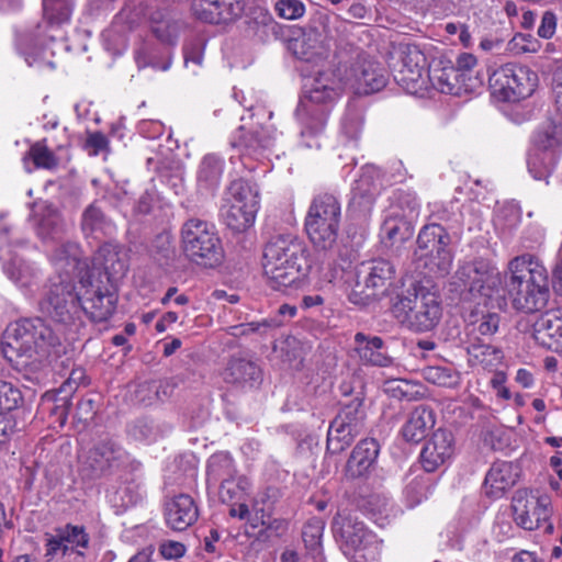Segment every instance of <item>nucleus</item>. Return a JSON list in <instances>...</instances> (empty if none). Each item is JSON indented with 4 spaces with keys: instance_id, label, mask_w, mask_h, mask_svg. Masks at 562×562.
Segmentation results:
<instances>
[{
    "instance_id": "79ce46f5",
    "label": "nucleus",
    "mask_w": 562,
    "mask_h": 562,
    "mask_svg": "<svg viewBox=\"0 0 562 562\" xmlns=\"http://www.w3.org/2000/svg\"><path fill=\"white\" fill-rule=\"evenodd\" d=\"M535 148L554 153L562 146V123L548 121L542 124L533 136Z\"/></svg>"
},
{
    "instance_id": "9d476101",
    "label": "nucleus",
    "mask_w": 562,
    "mask_h": 562,
    "mask_svg": "<svg viewBox=\"0 0 562 562\" xmlns=\"http://www.w3.org/2000/svg\"><path fill=\"white\" fill-rule=\"evenodd\" d=\"M490 86L503 101L517 102L536 91L538 75L527 66L506 64L493 72Z\"/></svg>"
},
{
    "instance_id": "5fc2aeb1",
    "label": "nucleus",
    "mask_w": 562,
    "mask_h": 562,
    "mask_svg": "<svg viewBox=\"0 0 562 562\" xmlns=\"http://www.w3.org/2000/svg\"><path fill=\"white\" fill-rule=\"evenodd\" d=\"M382 231L384 238L390 241L391 245L396 243H403L409 239L413 235V227L411 221L401 218H387L385 220Z\"/></svg>"
},
{
    "instance_id": "ddd939ff",
    "label": "nucleus",
    "mask_w": 562,
    "mask_h": 562,
    "mask_svg": "<svg viewBox=\"0 0 562 562\" xmlns=\"http://www.w3.org/2000/svg\"><path fill=\"white\" fill-rule=\"evenodd\" d=\"M514 519L518 526L526 530H536L544 527L551 531V499L548 495H537L526 491H518L513 498Z\"/></svg>"
},
{
    "instance_id": "20e7f679",
    "label": "nucleus",
    "mask_w": 562,
    "mask_h": 562,
    "mask_svg": "<svg viewBox=\"0 0 562 562\" xmlns=\"http://www.w3.org/2000/svg\"><path fill=\"white\" fill-rule=\"evenodd\" d=\"M311 267L307 246L292 234L272 236L263 248V276L274 290L293 284L305 277Z\"/></svg>"
},
{
    "instance_id": "6ab92c4d",
    "label": "nucleus",
    "mask_w": 562,
    "mask_h": 562,
    "mask_svg": "<svg viewBox=\"0 0 562 562\" xmlns=\"http://www.w3.org/2000/svg\"><path fill=\"white\" fill-rule=\"evenodd\" d=\"M407 327L415 331H429L440 322L442 316V306L439 296L426 288L420 294L419 300L411 313Z\"/></svg>"
},
{
    "instance_id": "4d7b16f0",
    "label": "nucleus",
    "mask_w": 562,
    "mask_h": 562,
    "mask_svg": "<svg viewBox=\"0 0 562 562\" xmlns=\"http://www.w3.org/2000/svg\"><path fill=\"white\" fill-rule=\"evenodd\" d=\"M27 156L32 159L36 168L53 170L58 166L57 156L46 145V139L34 143L29 151Z\"/></svg>"
},
{
    "instance_id": "a18cd8bd",
    "label": "nucleus",
    "mask_w": 562,
    "mask_h": 562,
    "mask_svg": "<svg viewBox=\"0 0 562 562\" xmlns=\"http://www.w3.org/2000/svg\"><path fill=\"white\" fill-rule=\"evenodd\" d=\"M5 274L20 288H29L36 281L35 268L18 256L4 262Z\"/></svg>"
},
{
    "instance_id": "603ef678",
    "label": "nucleus",
    "mask_w": 562,
    "mask_h": 562,
    "mask_svg": "<svg viewBox=\"0 0 562 562\" xmlns=\"http://www.w3.org/2000/svg\"><path fill=\"white\" fill-rule=\"evenodd\" d=\"M360 432H353L342 424L331 422L327 434V451L337 454L348 448Z\"/></svg>"
},
{
    "instance_id": "4c0bfd02",
    "label": "nucleus",
    "mask_w": 562,
    "mask_h": 562,
    "mask_svg": "<svg viewBox=\"0 0 562 562\" xmlns=\"http://www.w3.org/2000/svg\"><path fill=\"white\" fill-rule=\"evenodd\" d=\"M236 474L235 462L228 452H216L209 458L206 465L207 485L216 486Z\"/></svg>"
},
{
    "instance_id": "f3484780",
    "label": "nucleus",
    "mask_w": 562,
    "mask_h": 562,
    "mask_svg": "<svg viewBox=\"0 0 562 562\" xmlns=\"http://www.w3.org/2000/svg\"><path fill=\"white\" fill-rule=\"evenodd\" d=\"M394 276V267L390 261L384 259L372 260L370 262H362L358 272V282L356 289L352 291L351 296L358 294V290L364 294L361 300L368 301L375 297L380 292H384L387 281Z\"/></svg>"
},
{
    "instance_id": "5701e85b",
    "label": "nucleus",
    "mask_w": 562,
    "mask_h": 562,
    "mask_svg": "<svg viewBox=\"0 0 562 562\" xmlns=\"http://www.w3.org/2000/svg\"><path fill=\"white\" fill-rule=\"evenodd\" d=\"M520 467L509 461H496L492 464L484 481L486 494L499 498L512 488L520 476Z\"/></svg>"
},
{
    "instance_id": "bf43d9fd",
    "label": "nucleus",
    "mask_w": 562,
    "mask_h": 562,
    "mask_svg": "<svg viewBox=\"0 0 562 562\" xmlns=\"http://www.w3.org/2000/svg\"><path fill=\"white\" fill-rule=\"evenodd\" d=\"M430 490V479L427 475H417L412 479L405 490L404 495L409 507H415L428 497Z\"/></svg>"
},
{
    "instance_id": "de8ad7c7",
    "label": "nucleus",
    "mask_w": 562,
    "mask_h": 562,
    "mask_svg": "<svg viewBox=\"0 0 562 562\" xmlns=\"http://www.w3.org/2000/svg\"><path fill=\"white\" fill-rule=\"evenodd\" d=\"M257 212L255 209L229 202L223 214L224 222L232 231L244 232L254 224Z\"/></svg>"
},
{
    "instance_id": "c03bdc74",
    "label": "nucleus",
    "mask_w": 562,
    "mask_h": 562,
    "mask_svg": "<svg viewBox=\"0 0 562 562\" xmlns=\"http://www.w3.org/2000/svg\"><path fill=\"white\" fill-rule=\"evenodd\" d=\"M228 191L232 196L231 202L245 205L250 210H259V191L256 183L239 178L231 182Z\"/></svg>"
},
{
    "instance_id": "774afa93",
    "label": "nucleus",
    "mask_w": 562,
    "mask_h": 562,
    "mask_svg": "<svg viewBox=\"0 0 562 562\" xmlns=\"http://www.w3.org/2000/svg\"><path fill=\"white\" fill-rule=\"evenodd\" d=\"M85 148L90 155L97 156L100 153L108 150L109 139L101 132L89 133L85 143Z\"/></svg>"
},
{
    "instance_id": "13d9d810",
    "label": "nucleus",
    "mask_w": 562,
    "mask_h": 562,
    "mask_svg": "<svg viewBox=\"0 0 562 562\" xmlns=\"http://www.w3.org/2000/svg\"><path fill=\"white\" fill-rule=\"evenodd\" d=\"M536 331L543 337H549L555 342L562 340V315L559 308L553 313H547L536 323Z\"/></svg>"
},
{
    "instance_id": "69168bd1",
    "label": "nucleus",
    "mask_w": 562,
    "mask_h": 562,
    "mask_svg": "<svg viewBox=\"0 0 562 562\" xmlns=\"http://www.w3.org/2000/svg\"><path fill=\"white\" fill-rule=\"evenodd\" d=\"M397 204L402 210L401 217L412 221L418 215L419 203L415 194L401 192L397 196Z\"/></svg>"
},
{
    "instance_id": "338daca9",
    "label": "nucleus",
    "mask_w": 562,
    "mask_h": 562,
    "mask_svg": "<svg viewBox=\"0 0 562 562\" xmlns=\"http://www.w3.org/2000/svg\"><path fill=\"white\" fill-rule=\"evenodd\" d=\"M69 550L70 549H68L55 533V536L48 538L45 543L44 559L46 562H50L56 555L60 554L63 558L69 560Z\"/></svg>"
},
{
    "instance_id": "72a5a7b5",
    "label": "nucleus",
    "mask_w": 562,
    "mask_h": 562,
    "mask_svg": "<svg viewBox=\"0 0 562 562\" xmlns=\"http://www.w3.org/2000/svg\"><path fill=\"white\" fill-rule=\"evenodd\" d=\"M469 362L471 366H480L483 369H494L501 364L504 357L503 351L483 341L479 337L471 338L467 347Z\"/></svg>"
},
{
    "instance_id": "ea45409f",
    "label": "nucleus",
    "mask_w": 562,
    "mask_h": 562,
    "mask_svg": "<svg viewBox=\"0 0 562 562\" xmlns=\"http://www.w3.org/2000/svg\"><path fill=\"white\" fill-rule=\"evenodd\" d=\"M375 200V187L368 175H362L352 188L350 209L360 215H367Z\"/></svg>"
},
{
    "instance_id": "09e8293b",
    "label": "nucleus",
    "mask_w": 562,
    "mask_h": 562,
    "mask_svg": "<svg viewBox=\"0 0 562 562\" xmlns=\"http://www.w3.org/2000/svg\"><path fill=\"white\" fill-rule=\"evenodd\" d=\"M527 164L536 180H547L557 164V155L535 148L529 153Z\"/></svg>"
},
{
    "instance_id": "3c124183",
    "label": "nucleus",
    "mask_w": 562,
    "mask_h": 562,
    "mask_svg": "<svg viewBox=\"0 0 562 562\" xmlns=\"http://www.w3.org/2000/svg\"><path fill=\"white\" fill-rule=\"evenodd\" d=\"M250 485L249 480L244 475L236 474L234 477L224 480L220 484V499L226 504L240 502L250 490Z\"/></svg>"
},
{
    "instance_id": "9b49d317",
    "label": "nucleus",
    "mask_w": 562,
    "mask_h": 562,
    "mask_svg": "<svg viewBox=\"0 0 562 562\" xmlns=\"http://www.w3.org/2000/svg\"><path fill=\"white\" fill-rule=\"evenodd\" d=\"M128 462L127 451L114 439L105 437L95 441L83 456V469L91 479L108 476Z\"/></svg>"
},
{
    "instance_id": "8fccbe9b",
    "label": "nucleus",
    "mask_w": 562,
    "mask_h": 562,
    "mask_svg": "<svg viewBox=\"0 0 562 562\" xmlns=\"http://www.w3.org/2000/svg\"><path fill=\"white\" fill-rule=\"evenodd\" d=\"M325 524L319 518L308 520L302 530V539L305 548L310 551L315 562H322V537Z\"/></svg>"
},
{
    "instance_id": "bb28decb",
    "label": "nucleus",
    "mask_w": 562,
    "mask_h": 562,
    "mask_svg": "<svg viewBox=\"0 0 562 562\" xmlns=\"http://www.w3.org/2000/svg\"><path fill=\"white\" fill-rule=\"evenodd\" d=\"M21 402L20 390L10 382L0 380V445L7 442L15 428V420L4 413L18 408Z\"/></svg>"
},
{
    "instance_id": "cd10ccee",
    "label": "nucleus",
    "mask_w": 562,
    "mask_h": 562,
    "mask_svg": "<svg viewBox=\"0 0 562 562\" xmlns=\"http://www.w3.org/2000/svg\"><path fill=\"white\" fill-rule=\"evenodd\" d=\"M355 344V350L362 363L376 367H389L392 363V358L387 355L381 337L357 333Z\"/></svg>"
},
{
    "instance_id": "37998d69",
    "label": "nucleus",
    "mask_w": 562,
    "mask_h": 562,
    "mask_svg": "<svg viewBox=\"0 0 562 562\" xmlns=\"http://www.w3.org/2000/svg\"><path fill=\"white\" fill-rule=\"evenodd\" d=\"M151 30L156 37L167 44H173L180 32V23L168 12L157 10L150 14Z\"/></svg>"
},
{
    "instance_id": "7c9ffc66",
    "label": "nucleus",
    "mask_w": 562,
    "mask_h": 562,
    "mask_svg": "<svg viewBox=\"0 0 562 562\" xmlns=\"http://www.w3.org/2000/svg\"><path fill=\"white\" fill-rule=\"evenodd\" d=\"M428 79L436 89L448 94H459L462 88L464 90L473 88V85L467 82L463 74L459 72L453 65L429 67Z\"/></svg>"
},
{
    "instance_id": "c85d7f7f",
    "label": "nucleus",
    "mask_w": 562,
    "mask_h": 562,
    "mask_svg": "<svg viewBox=\"0 0 562 562\" xmlns=\"http://www.w3.org/2000/svg\"><path fill=\"white\" fill-rule=\"evenodd\" d=\"M273 143V135L263 126H256L246 131L240 126L232 142L233 147L240 148L244 154L258 156Z\"/></svg>"
},
{
    "instance_id": "49530a36",
    "label": "nucleus",
    "mask_w": 562,
    "mask_h": 562,
    "mask_svg": "<svg viewBox=\"0 0 562 562\" xmlns=\"http://www.w3.org/2000/svg\"><path fill=\"white\" fill-rule=\"evenodd\" d=\"M364 419L366 412L363 401L356 397L342 406L338 415L334 418V422L342 424L345 427L353 430V432H361L364 426Z\"/></svg>"
},
{
    "instance_id": "6e6552de",
    "label": "nucleus",
    "mask_w": 562,
    "mask_h": 562,
    "mask_svg": "<svg viewBox=\"0 0 562 562\" xmlns=\"http://www.w3.org/2000/svg\"><path fill=\"white\" fill-rule=\"evenodd\" d=\"M181 244L184 255L205 268L222 263L224 249L212 224L199 218L188 220L181 228Z\"/></svg>"
},
{
    "instance_id": "a878e982",
    "label": "nucleus",
    "mask_w": 562,
    "mask_h": 562,
    "mask_svg": "<svg viewBox=\"0 0 562 562\" xmlns=\"http://www.w3.org/2000/svg\"><path fill=\"white\" fill-rule=\"evenodd\" d=\"M36 234L43 240L55 239L64 231V222L58 210L48 202L35 203L33 206Z\"/></svg>"
},
{
    "instance_id": "473e14b6",
    "label": "nucleus",
    "mask_w": 562,
    "mask_h": 562,
    "mask_svg": "<svg viewBox=\"0 0 562 562\" xmlns=\"http://www.w3.org/2000/svg\"><path fill=\"white\" fill-rule=\"evenodd\" d=\"M224 380L233 384L254 386L261 381V370L254 361L233 358L224 371Z\"/></svg>"
},
{
    "instance_id": "7ed1b4c3",
    "label": "nucleus",
    "mask_w": 562,
    "mask_h": 562,
    "mask_svg": "<svg viewBox=\"0 0 562 562\" xmlns=\"http://www.w3.org/2000/svg\"><path fill=\"white\" fill-rule=\"evenodd\" d=\"M504 285L512 306L518 312L532 314L548 305V270L530 254L517 256L508 262Z\"/></svg>"
},
{
    "instance_id": "39448f33",
    "label": "nucleus",
    "mask_w": 562,
    "mask_h": 562,
    "mask_svg": "<svg viewBox=\"0 0 562 562\" xmlns=\"http://www.w3.org/2000/svg\"><path fill=\"white\" fill-rule=\"evenodd\" d=\"M81 278L58 273L49 279L47 291L40 302L42 313L60 325H70L81 315Z\"/></svg>"
},
{
    "instance_id": "a19ab883",
    "label": "nucleus",
    "mask_w": 562,
    "mask_h": 562,
    "mask_svg": "<svg viewBox=\"0 0 562 562\" xmlns=\"http://www.w3.org/2000/svg\"><path fill=\"white\" fill-rule=\"evenodd\" d=\"M54 262L58 273L71 276L76 270L81 269L80 248L77 243L67 241L58 246L53 255Z\"/></svg>"
},
{
    "instance_id": "f704fd0d",
    "label": "nucleus",
    "mask_w": 562,
    "mask_h": 562,
    "mask_svg": "<svg viewBox=\"0 0 562 562\" xmlns=\"http://www.w3.org/2000/svg\"><path fill=\"white\" fill-rule=\"evenodd\" d=\"M225 161L216 154L205 155L198 169V186L200 189L214 192L222 180Z\"/></svg>"
},
{
    "instance_id": "f03ea898",
    "label": "nucleus",
    "mask_w": 562,
    "mask_h": 562,
    "mask_svg": "<svg viewBox=\"0 0 562 562\" xmlns=\"http://www.w3.org/2000/svg\"><path fill=\"white\" fill-rule=\"evenodd\" d=\"M59 346V335L42 318H26L7 328L1 352L25 379L33 381Z\"/></svg>"
},
{
    "instance_id": "aec40b11",
    "label": "nucleus",
    "mask_w": 562,
    "mask_h": 562,
    "mask_svg": "<svg viewBox=\"0 0 562 562\" xmlns=\"http://www.w3.org/2000/svg\"><path fill=\"white\" fill-rule=\"evenodd\" d=\"M453 453V436L446 429H437L420 452V462L428 473L436 471Z\"/></svg>"
},
{
    "instance_id": "b1692460",
    "label": "nucleus",
    "mask_w": 562,
    "mask_h": 562,
    "mask_svg": "<svg viewBox=\"0 0 562 562\" xmlns=\"http://www.w3.org/2000/svg\"><path fill=\"white\" fill-rule=\"evenodd\" d=\"M380 452V445L373 438H367L353 448L347 464L346 472L350 477L367 475L374 467Z\"/></svg>"
},
{
    "instance_id": "0e129e2a",
    "label": "nucleus",
    "mask_w": 562,
    "mask_h": 562,
    "mask_svg": "<svg viewBox=\"0 0 562 562\" xmlns=\"http://www.w3.org/2000/svg\"><path fill=\"white\" fill-rule=\"evenodd\" d=\"M361 128V115L356 111H349L346 113L341 121V133L347 137V139L356 140L360 135Z\"/></svg>"
},
{
    "instance_id": "393cba45",
    "label": "nucleus",
    "mask_w": 562,
    "mask_h": 562,
    "mask_svg": "<svg viewBox=\"0 0 562 562\" xmlns=\"http://www.w3.org/2000/svg\"><path fill=\"white\" fill-rule=\"evenodd\" d=\"M74 0H54L52 3L48 1L43 2V19L44 25L38 24L37 35L44 36L47 40H56V34L53 33L56 27L68 23L74 10Z\"/></svg>"
},
{
    "instance_id": "f8f14e48",
    "label": "nucleus",
    "mask_w": 562,
    "mask_h": 562,
    "mask_svg": "<svg viewBox=\"0 0 562 562\" xmlns=\"http://www.w3.org/2000/svg\"><path fill=\"white\" fill-rule=\"evenodd\" d=\"M450 235L439 224L425 225L417 237L419 257L428 258L425 265L432 272L448 273L452 265V254L448 248Z\"/></svg>"
},
{
    "instance_id": "e2e57ef3",
    "label": "nucleus",
    "mask_w": 562,
    "mask_h": 562,
    "mask_svg": "<svg viewBox=\"0 0 562 562\" xmlns=\"http://www.w3.org/2000/svg\"><path fill=\"white\" fill-rule=\"evenodd\" d=\"M281 325L276 318H265L260 322H250L232 327V335L245 336L252 333H265L268 328H276Z\"/></svg>"
},
{
    "instance_id": "2f4dec72",
    "label": "nucleus",
    "mask_w": 562,
    "mask_h": 562,
    "mask_svg": "<svg viewBox=\"0 0 562 562\" xmlns=\"http://www.w3.org/2000/svg\"><path fill=\"white\" fill-rule=\"evenodd\" d=\"M55 533L69 550L70 562H83L89 548L90 536L83 526L66 524L55 529Z\"/></svg>"
},
{
    "instance_id": "412c9836",
    "label": "nucleus",
    "mask_w": 562,
    "mask_h": 562,
    "mask_svg": "<svg viewBox=\"0 0 562 562\" xmlns=\"http://www.w3.org/2000/svg\"><path fill=\"white\" fill-rule=\"evenodd\" d=\"M199 517L198 506L188 494H178L165 502V520L176 531H183Z\"/></svg>"
},
{
    "instance_id": "1a4fd4ad",
    "label": "nucleus",
    "mask_w": 562,
    "mask_h": 562,
    "mask_svg": "<svg viewBox=\"0 0 562 562\" xmlns=\"http://www.w3.org/2000/svg\"><path fill=\"white\" fill-rule=\"evenodd\" d=\"M456 283L462 286V293L469 297H493L498 294L505 283L498 269L490 260L476 258L462 263L454 274Z\"/></svg>"
},
{
    "instance_id": "f257e3e1",
    "label": "nucleus",
    "mask_w": 562,
    "mask_h": 562,
    "mask_svg": "<svg viewBox=\"0 0 562 562\" xmlns=\"http://www.w3.org/2000/svg\"><path fill=\"white\" fill-rule=\"evenodd\" d=\"M386 82V71L368 58H358L348 70L346 80L331 70L319 71L295 110L303 145L319 147L317 137L325 131L328 116L346 87L356 94H371L381 91Z\"/></svg>"
},
{
    "instance_id": "c756f323",
    "label": "nucleus",
    "mask_w": 562,
    "mask_h": 562,
    "mask_svg": "<svg viewBox=\"0 0 562 562\" xmlns=\"http://www.w3.org/2000/svg\"><path fill=\"white\" fill-rule=\"evenodd\" d=\"M435 413L426 406L415 407L402 427V436L407 442L422 441L427 432L435 426Z\"/></svg>"
},
{
    "instance_id": "4be33fe9",
    "label": "nucleus",
    "mask_w": 562,
    "mask_h": 562,
    "mask_svg": "<svg viewBox=\"0 0 562 562\" xmlns=\"http://www.w3.org/2000/svg\"><path fill=\"white\" fill-rule=\"evenodd\" d=\"M80 229L86 239L101 241L115 232V225L104 213L100 202L93 201L81 213Z\"/></svg>"
},
{
    "instance_id": "6e6d98bb",
    "label": "nucleus",
    "mask_w": 562,
    "mask_h": 562,
    "mask_svg": "<svg viewBox=\"0 0 562 562\" xmlns=\"http://www.w3.org/2000/svg\"><path fill=\"white\" fill-rule=\"evenodd\" d=\"M162 432L161 426L148 417L138 418L128 426V434L139 441H154Z\"/></svg>"
},
{
    "instance_id": "0eeeda50",
    "label": "nucleus",
    "mask_w": 562,
    "mask_h": 562,
    "mask_svg": "<svg viewBox=\"0 0 562 562\" xmlns=\"http://www.w3.org/2000/svg\"><path fill=\"white\" fill-rule=\"evenodd\" d=\"M333 531L346 557L351 562H373L380 554V546L373 532L358 517L337 514L333 519Z\"/></svg>"
},
{
    "instance_id": "2eb2a0df",
    "label": "nucleus",
    "mask_w": 562,
    "mask_h": 562,
    "mask_svg": "<svg viewBox=\"0 0 562 562\" xmlns=\"http://www.w3.org/2000/svg\"><path fill=\"white\" fill-rule=\"evenodd\" d=\"M429 68L427 58L415 44L401 46V67L394 79L407 93L414 94L422 90L428 79Z\"/></svg>"
},
{
    "instance_id": "864d4df0",
    "label": "nucleus",
    "mask_w": 562,
    "mask_h": 562,
    "mask_svg": "<svg viewBox=\"0 0 562 562\" xmlns=\"http://www.w3.org/2000/svg\"><path fill=\"white\" fill-rule=\"evenodd\" d=\"M423 375L429 383L443 387H457L461 382L460 373L449 366L427 367L424 369Z\"/></svg>"
},
{
    "instance_id": "e433bc0d",
    "label": "nucleus",
    "mask_w": 562,
    "mask_h": 562,
    "mask_svg": "<svg viewBox=\"0 0 562 562\" xmlns=\"http://www.w3.org/2000/svg\"><path fill=\"white\" fill-rule=\"evenodd\" d=\"M281 496L278 487L269 486L255 497L252 506V515L249 518V525L258 528L266 525V519L271 518L274 505Z\"/></svg>"
},
{
    "instance_id": "4468645a",
    "label": "nucleus",
    "mask_w": 562,
    "mask_h": 562,
    "mask_svg": "<svg viewBox=\"0 0 562 562\" xmlns=\"http://www.w3.org/2000/svg\"><path fill=\"white\" fill-rule=\"evenodd\" d=\"M82 302L81 313L92 322H106L114 313L117 295L101 281L93 280L88 271L81 276Z\"/></svg>"
},
{
    "instance_id": "a211bd4d",
    "label": "nucleus",
    "mask_w": 562,
    "mask_h": 562,
    "mask_svg": "<svg viewBox=\"0 0 562 562\" xmlns=\"http://www.w3.org/2000/svg\"><path fill=\"white\" fill-rule=\"evenodd\" d=\"M244 0H193V15L205 23H228L238 19L244 11Z\"/></svg>"
},
{
    "instance_id": "dca6fc26",
    "label": "nucleus",
    "mask_w": 562,
    "mask_h": 562,
    "mask_svg": "<svg viewBox=\"0 0 562 562\" xmlns=\"http://www.w3.org/2000/svg\"><path fill=\"white\" fill-rule=\"evenodd\" d=\"M329 23V15L322 11H316L310 23L303 29L302 36L293 42L295 56L307 63H317L325 58L326 49L324 47V33Z\"/></svg>"
},
{
    "instance_id": "58836bf2",
    "label": "nucleus",
    "mask_w": 562,
    "mask_h": 562,
    "mask_svg": "<svg viewBox=\"0 0 562 562\" xmlns=\"http://www.w3.org/2000/svg\"><path fill=\"white\" fill-rule=\"evenodd\" d=\"M97 255V259L104 268L109 279L121 278L127 272L128 266L119 245L110 241L103 243L99 246Z\"/></svg>"
},
{
    "instance_id": "680f3d73",
    "label": "nucleus",
    "mask_w": 562,
    "mask_h": 562,
    "mask_svg": "<svg viewBox=\"0 0 562 562\" xmlns=\"http://www.w3.org/2000/svg\"><path fill=\"white\" fill-rule=\"evenodd\" d=\"M277 14L284 20H297L305 13V4L301 0H277Z\"/></svg>"
},
{
    "instance_id": "c9c22d12",
    "label": "nucleus",
    "mask_w": 562,
    "mask_h": 562,
    "mask_svg": "<svg viewBox=\"0 0 562 562\" xmlns=\"http://www.w3.org/2000/svg\"><path fill=\"white\" fill-rule=\"evenodd\" d=\"M424 290V286H420L417 283H412L409 288L392 297L391 313L398 323L407 326L411 318L409 315L414 312V307H416L419 296Z\"/></svg>"
},
{
    "instance_id": "423d86ee",
    "label": "nucleus",
    "mask_w": 562,
    "mask_h": 562,
    "mask_svg": "<svg viewBox=\"0 0 562 562\" xmlns=\"http://www.w3.org/2000/svg\"><path fill=\"white\" fill-rule=\"evenodd\" d=\"M341 218V206L331 193L316 195L305 217V231L313 245L330 250L336 244Z\"/></svg>"
},
{
    "instance_id": "052dcab7",
    "label": "nucleus",
    "mask_w": 562,
    "mask_h": 562,
    "mask_svg": "<svg viewBox=\"0 0 562 562\" xmlns=\"http://www.w3.org/2000/svg\"><path fill=\"white\" fill-rule=\"evenodd\" d=\"M133 400L145 406L161 400L160 387L156 381H144L134 385Z\"/></svg>"
}]
</instances>
